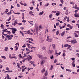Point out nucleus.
<instances>
[{
	"label": "nucleus",
	"mask_w": 79,
	"mask_h": 79,
	"mask_svg": "<svg viewBox=\"0 0 79 79\" xmlns=\"http://www.w3.org/2000/svg\"><path fill=\"white\" fill-rule=\"evenodd\" d=\"M1 58H3L4 59H6V57H5V56H1Z\"/></svg>",
	"instance_id": "nucleus-32"
},
{
	"label": "nucleus",
	"mask_w": 79,
	"mask_h": 79,
	"mask_svg": "<svg viewBox=\"0 0 79 79\" xmlns=\"http://www.w3.org/2000/svg\"><path fill=\"white\" fill-rule=\"evenodd\" d=\"M7 31V32H8V33H9V34L10 35V34H11V32H10V31Z\"/></svg>",
	"instance_id": "nucleus-48"
},
{
	"label": "nucleus",
	"mask_w": 79,
	"mask_h": 79,
	"mask_svg": "<svg viewBox=\"0 0 79 79\" xmlns=\"http://www.w3.org/2000/svg\"><path fill=\"white\" fill-rule=\"evenodd\" d=\"M27 34H29L30 35H33V34L32 33H31V31H30V30H29L26 31Z\"/></svg>",
	"instance_id": "nucleus-4"
},
{
	"label": "nucleus",
	"mask_w": 79,
	"mask_h": 79,
	"mask_svg": "<svg viewBox=\"0 0 79 79\" xmlns=\"http://www.w3.org/2000/svg\"><path fill=\"white\" fill-rule=\"evenodd\" d=\"M29 8L31 10H33V8H34V7H33V6H31V7H30Z\"/></svg>",
	"instance_id": "nucleus-39"
},
{
	"label": "nucleus",
	"mask_w": 79,
	"mask_h": 79,
	"mask_svg": "<svg viewBox=\"0 0 79 79\" xmlns=\"http://www.w3.org/2000/svg\"><path fill=\"white\" fill-rule=\"evenodd\" d=\"M56 11H54V10H53V11H52V13H56Z\"/></svg>",
	"instance_id": "nucleus-60"
},
{
	"label": "nucleus",
	"mask_w": 79,
	"mask_h": 79,
	"mask_svg": "<svg viewBox=\"0 0 79 79\" xmlns=\"http://www.w3.org/2000/svg\"><path fill=\"white\" fill-rule=\"evenodd\" d=\"M57 62L56 59H55L54 60V63H56V62Z\"/></svg>",
	"instance_id": "nucleus-63"
},
{
	"label": "nucleus",
	"mask_w": 79,
	"mask_h": 79,
	"mask_svg": "<svg viewBox=\"0 0 79 79\" xmlns=\"http://www.w3.org/2000/svg\"><path fill=\"white\" fill-rule=\"evenodd\" d=\"M70 48H71V46H70V45H69V46L67 48V50H68V49H69Z\"/></svg>",
	"instance_id": "nucleus-46"
},
{
	"label": "nucleus",
	"mask_w": 79,
	"mask_h": 79,
	"mask_svg": "<svg viewBox=\"0 0 79 79\" xmlns=\"http://www.w3.org/2000/svg\"><path fill=\"white\" fill-rule=\"evenodd\" d=\"M16 31H17V30L16 29L13 28V29L12 30V34H15L16 33Z\"/></svg>",
	"instance_id": "nucleus-1"
},
{
	"label": "nucleus",
	"mask_w": 79,
	"mask_h": 79,
	"mask_svg": "<svg viewBox=\"0 0 79 79\" xmlns=\"http://www.w3.org/2000/svg\"><path fill=\"white\" fill-rule=\"evenodd\" d=\"M54 57H53V56L52 55V56H51L50 57V58L51 59H53V58Z\"/></svg>",
	"instance_id": "nucleus-53"
},
{
	"label": "nucleus",
	"mask_w": 79,
	"mask_h": 79,
	"mask_svg": "<svg viewBox=\"0 0 79 79\" xmlns=\"http://www.w3.org/2000/svg\"><path fill=\"white\" fill-rule=\"evenodd\" d=\"M71 70L66 69V71H68L69 72H71Z\"/></svg>",
	"instance_id": "nucleus-23"
},
{
	"label": "nucleus",
	"mask_w": 79,
	"mask_h": 79,
	"mask_svg": "<svg viewBox=\"0 0 79 79\" xmlns=\"http://www.w3.org/2000/svg\"><path fill=\"white\" fill-rule=\"evenodd\" d=\"M36 10H37V11H39V7H37Z\"/></svg>",
	"instance_id": "nucleus-58"
},
{
	"label": "nucleus",
	"mask_w": 79,
	"mask_h": 79,
	"mask_svg": "<svg viewBox=\"0 0 79 79\" xmlns=\"http://www.w3.org/2000/svg\"><path fill=\"white\" fill-rule=\"evenodd\" d=\"M15 51H16L17 50H18V46L17 45H16L15 46Z\"/></svg>",
	"instance_id": "nucleus-30"
},
{
	"label": "nucleus",
	"mask_w": 79,
	"mask_h": 79,
	"mask_svg": "<svg viewBox=\"0 0 79 79\" xmlns=\"http://www.w3.org/2000/svg\"><path fill=\"white\" fill-rule=\"evenodd\" d=\"M75 32H76V33H77V34H79V31H76Z\"/></svg>",
	"instance_id": "nucleus-64"
},
{
	"label": "nucleus",
	"mask_w": 79,
	"mask_h": 79,
	"mask_svg": "<svg viewBox=\"0 0 79 79\" xmlns=\"http://www.w3.org/2000/svg\"><path fill=\"white\" fill-rule=\"evenodd\" d=\"M69 46V45L68 44H65L64 45V47H68Z\"/></svg>",
	"instance_id": "nucleus-24"
},
{
	"label": "nucleus",
	"mask_w": 79,
	"mask_h": 79,
	"mask_svg": "<svg viewBox=\"0 0 79 79\" xmlns=\"http://www.w3.org/2000/svg\"><path fill=\"white\" fill-rule=\"evenodd\" d=\"M49 52L50 53H53V51L52 50H51L49 51Z\"/></svg>",
	"instance_id": "nucleus-38"
},
{
	"label": "nucleus",
	"mask_w": 79,
	"mask_h": 79,
	"mask_svg": "<svg viewBox=\"0 0 79 79\" xmlns=\"http://www.w3.org/2000/svg\"><path fill=\"white\" fill-rule=\"evenodd\" d=\"M44 75L45 76H47V75H48V72L47 71H46L45 73H44Z\"/></svg>",
	"instance_id": "nucleus-17"
},
{
	"label": "nucleus",
	"mask_w": 79,
	"mask_h": 79,
	"mask_svg": "<svg viewBox=\"0 0 79 79\" xmlns=\"http://www.w3.org/2000/svg\"><path fill=\"white\" fill-rule=\"evenodd\" d=\"M61 53V52H60L59 53H56V55H60Z\"/></svg>",
	"instance_id": "nucleus-41"
},
{
	"label": "nucleus",
	"mask_w": 79,
	"mask_h": 79,
	"mask_svg": "<svg viewBox=\"0 0 79 79\" xmlns=\"http://www.w3.org/2000/svg\"><path fill=\"white\" fill-rule=\"evenodd\" d=\"M6 75H7V79H11L10 77H10V76L8 75V74H7Z\"/></svg>",
	"instance_id": "nucleus-22"
},
{
	"label": "nucleus",
	"mask_w": 79,
	"mask_h": 79,
	"mask_svg": "<svg viewBox=\"0 0 79 79\" xmlns=\"http://www.w3.org/2000/svg\"><path fill=\"white\" fill-rule=\"evenodd\" d=\"M17 21H18V20H16L14 21V26H16V25L17 24H18V23H17Z\"/></svg>",
	"instance_id": "nucleus-12"
},
{
	"label": "nucleus",
	"mask_w": 79,
	"mask_h": 79,
	"mask_svg": "<svg viewBox=\"0 0 79 79\" xmlns=\"http://www.w3.org/2000/svg\"><path fill=\"white\" fill-rule=\"evenodd\" d=\"M62 55L63 56H66V54L65 53H63Z\"/></svg>",
	"instance_id": "nucleus-61"
},
{
	"label": "nucleus",
	"mask_w": 79,
	"mask_h": 79,
	"mask_svg": "<svg viewBox=\"0 0 79 79\" xmlns=\"http://www.w3.org/2000/svg\"><path fill=\"white\" fill-rule=\"evenodd\" d=\"M65 14L66 15H68L69 14V11L68 10H66L65 12Z\"/></svg>",
	"instance_id": "nucleus-14"
},
{
	"label": "nucleus",
	"mask_w": 79,
	"mask_h": 79,
	"mask_svg": "<svg viewBox=\"0 0 79 79\" xmlns=\"http://www.w3.org/2000/svg\"><path fill=\"white\" fill-rule=\"evenodd\" d=\"M52 46L53 47V49L54 50H55V44H53L52 45Z\"/></svg>",
	"instance_id": "nucleus-31"
},
{
	"label": "nucleus",
	"mask_w": 79,
	"mask_h": 79,
	"mask_svg": "<svg viewBox=\"0 0 79 79\" xmlns=\"http://www.w3.org/2000/svg\"><path fill=\"white\" fill-rule=\"evenodd\" d=\"M75 62V60H73V62L72 63V64L73 65V67L74 68L75 67V64H74V63Z\"/></svg>",
	"instance_id": "nucleus-11"
},
{
	"label": "nucleus",
	"mask_w": 79,
	"mask_h": 79,
	"mask_svg": "<svg viewBox=\"0 0 79 79\" xmlns=\"http://www.w3.org/2000/svg\"><path fill=\"white\" fill-rule=\"evenodd\" d=\"M38 56L41 59V60H44V58L43 57V56L41 55H39Z\"/></svg>",
	"instance_id": "nucleus-3"
},
{
	"label": "nucleus",
	"mask_w": 79,
	"mask_h": 79,
	"mask_svg": "<svg viewBox=\"0 0 79 79\" xmlns=\"http://www.w3.org/2000/svg\"><path fill=\"white\" fill-rule=\"evenodd\" d=\"M31 50H32V49L34 50H35V47H32L31 48Z\"/></svg>",
	"instance_id": "nucleus-27"
},
{
	"label": "nucleus",
	"mask_w": 79,
	"mask_h": 79,
	"mask_svg": "<svg viewBox=\"0 0 79 79\" xmlns=\"http://www.w3.org/2000/svg\"><path fill=\"white\" fill-rule=\"evenodd\" d=\"M6 70H7V71H10V70L9 69V68H8V67H6Z\"/></svg>",
	"instance_id": "nucleus-56"
},
{
	"label": "nucleus",
	"mask_w": 79,
	"mask_h": 79,
	"mask_svg": "<svg viewBox=\"0 0 79 79\" xmlns=\"http://www.w3.org/2000/svg\"><path fill=\"white\" fill-rule=\"evenodd\" d=\"M18 25L19 26H21V25H22V23H18Z\"/></svg>",
	"instance_id": "nucleus-51"
},
{
	"label": "nucleus",
	"mask_w": 79,
	"mask_h": 79,
	"mask_svg": "<svg viewBox=\"0 0 79 79\" xmlns=\"http://www.w3.org/2000/svg\"><path fill=\"white\" fill-rule=\"evenodd\" d=\"M7 15H11V11H10V12H9L8 13H7Z\"/></svg>",
	"instance_id": "nucleus-37"
},
{
	"label": "nucleus",
	"mask_w": 79,
	"mask_h": 79,
	"mask_svg": "<svg viewBox=\"0 0 79 79\" xmlns=\"http://www.w3.org/2000/svg\"><path fill=\"white\" fill-rule=\"evenodd\" d=\"M19 32L20 33V34H22L23 37H24V33H23V32L21 31H20Z\"/></svg>",
	"instance_id": "nucleus-26"
},
{
	"label": "nucleus",
	"mask_w": 79,
	"mask_h": 79,
	"mask_svg": "<svg viewBox=\"0 0 79 79\" xmlns=\"http://www.w3.org/2000/svg\"><path fill=\"white\" fill-rule=\"evenodd\" d=\"M65 34V31H63L61 33V36H63Z\"/></svg>",
	"instance_id": "nucleus-15"
},
{
	"label": "nucleus",
	"mask_w": 79,
	"mask_h": 79,
	"mask_svg": "<svg viewBox=\"0 0 79 79\" xmlns=\"http://www.w3.org/2000/svg\"><path fill=\"white\" fill-rule=\"evenodd\" d=\"M49 37V36H48L47 39V41H48V42H52V41H53V40H52V39H49V38H48Z\"/></svg>",
	"instance_id": "nucleus-2"
},
{
	"label": "nucleus",
	"mask_w": 79,
	"mask_h": 79,
	"mask_svg": "<svg viewBox=\"0 0 79 79\" xmlns=\"http://www.w3.org/2000/svg\"><path fill=\"white\" fill-rule=\"evenodd\" d=\"M11 58L12 59L13 58H15V59H16L17 58L16 56H14V57H11Z\"/></svg>",
	"instance_id": "nucleus-43"
},
{
	"label": "nucleus",
	"mask_w": 79,
	"mask_h": 79,
	"mask_svg": "<svg viewBox=\"0 0 79 79\" xmlns=\"http://www.w3.org/2000/svg\"><path fill=\"white\" fill-rule=\"evenodd\" d=\"M8 11H9L8 9H6L5 11V13H6V14L7 13V12H8Z\"/></svg>",
	"instance_id": "nucleus-25"
},
{
	"label": "nucleus",
	"mask_w": 79,
	"mask_h": 79,
	"mask_svg": "<svg viewBox=\"0 0 79 79\" xmlns=\"http://www.w3.org/2000/svg\"><path fill=\"white\" fill-rule=\"evenodd\" d=\"M3 32H8V31H7L5 29H3L2 30Z\"/></svg>",
	"instance_id": "nucleus-45"
},
{
	"label": "nucleus",
	"mask_w": 79,
	"mask_h": 79,
	"mask_svg": "<svg viewBox=\"0 0 79 79\" xmlns=\"http://www.w3.org/2000/svg\"><path fill=\"white\" fill-rule=\"evenodd\" d=\"M56 16H59V15H60V13H56Z\"/></svg>",
	"instance_id": "nucleus-47"
},
{
	"label": "nucleus",
	"mask_w": 79,
	"mask_h": 79,
	"mask_svg": "<svg viewBox=\"0 0 79 79\" xmlns=\"http://www.w3.org/2000/svg\"><path fill=\"white\" fill-rule=\"evenodd\" d=\"M71 42H72L71 43H74V44H76L77 43V41L76 40H71Z\"/></svg>",
	"instance_id": "nucleus-5"
},
{
	"label": "nucleus",
	"mask_w": 79,
	"mask_h": 79,
	"mask_svg": "<svg viewBox=\"0 0 79 79\" xmlns=\"http://www.w3.org/2000/svg\"><path fill=\"white\" fill-rule=\"evenodd\" d=\"M35 32H36V34H38V28H36V29H35L33 33H34Z\"/></svg>",
	"instance_id": "nucleus-7"
},
{
	"label": "nucleus",
	"mask_w": 79,
	"mask_h": 79,
	"mask_svg": "<svg viewBox=\"0 0 79 79\" xmlns=\"http://www.w3.org/2000/svg\"><path fill=\"white\" fill-rule=\"evenodd\" d=\"M22 22H23V23H26V21L25 20H23L22 21Z\"/></svg>",
	"instance_id": "nucleus-59"
},
{
	"label": "nucleus",
	"mask_w": 79,
	"mask_h": 79,
	"mask_svg": "<svg viewBox=\"0 0 79 79\" xmlns=\"http://www.w3.org/2000/svg\"><path fill=\"white\" fill-rule=\"evenodd\" d=\"M5 50L6 52H7V51L8 50V47H5Z\"/></svg>",
	"instance_id": "nucleus-29"
},
{
	"label": "nucleus",
	"mask_w": 79,
	"mask_h": 79,
	"mask_svg": "<svg viewBox=\"0 0 79 79\" xmlns=\"http://www.w3.org/2000/svg\"><path fill=\"white\" fill-rule=\"evenodd\" d=\"M32 57H31V56H30L29 57H27V59L28 61H29L30 60H32Z\"/></svg>",
	"instance_id": "nucleus-13"
},
{
	"label": "nucleus",
	"mask_w": 79,
	"mask_h": 79,
	"mask_svg": "<svg viewBox=\"0 0 79 79\" xmlns=\"http://www.w3.org/2000/svg\"><path fill=\"white\" fill-rule=\"evenodd\" d=\"M27 39H28L29 40H31V41H33L34 40H33V39L32 38H27Z\"/></svg>",
	"instance_id": "nucleus-36"
},
{
	"label": "nucleus",
	"mask_w": 79,
	"mask_h": 79,
	"mask_svg": "<svg viewBox=\"0 0 79 79\" xmlns=\"http://www.w3.org/2000/svg\"><path fill=\"white\" fill-rule=\"evenodd\" d=\"M29 14L33 16H34V14H33L32 11H30Z\"/></svg>",
	"instance_id": "nucleus-9"
},
{
	"label": "nucleus",
	"mask_w": 79,
	"mask_h": 79,
	"mask_svg": "<svg viewBox=\"0 0 79 79\" xmlns=\"http://www.w3.org/2000/svg\"><path fill=\"white\" fill-rule=\"evenodd\" d=\"M8 29H10L11 30H12V29H13V28H7Z\"/></svg>",
	"instance_id": "nucleus-49"
},
{
	"label": "nucleus",
	"mask_w": 79,
	"mask_h": 79,
	"mask_svg": "<svg viewBox=\"0 0 79 79\" xmlns=\"http://www.w3.org/2000/svg\"><path fill=\"white\" fill-rule=\"evenodd\" d=\"M42 50L44 51H45V50H46V48L45 47H43L42 48Z\"/></svg>",
	"instance_id": "nucleus-19"
},
{
	"label": "nucleus",
	"mask_w": 79,
	"mask_h": 79,
	"mask_svg": "<svg viewBox=\"0 0 79 79\" xmlns=\"http://www.w3.org/2000/svg\"><path fill=\"white\" fill-rule=\"evenodd\" d=\"M15 15H20V13L17 12L16 13H15Z\"/></svg>",
	"instance_id": "nucleus-55"
},
{
	"label": "nucleus",
	"mask_w": 79,
	"mask_h": 79,
	"mask_svg": "<svg viewBox=\"0 0 79 79\" xmlns=\"http://www.w3.org/2000/svg\"><path fill=\"white\" fill-rule=\"evenodd\" d=\"M77 8V5H75V9H76Z\"/></svg>",
	"instance_id": "nucleus-62"
},
{
	"label": "nucleus",
	"mask_w": 79,
	"mask_h": 79,
	"mask_svg": "<svg viewBox=\"0 0 79 79\" xmlns=\"http://www.w3.org/2000/svg\"><path fill=\"white\" fill-rule=\"evenodd\" d=\"M60 27V29H63V28H64V27H65V26H63V27Z\"/></svg>",
	"instance_id": "nucleus-35"
},
{
	"label": "nucleus",
	"mask_w": 79,
	"mask_h": 79,
	"mask_svg": "<svg viewBox=\"0 0 79 79\" xmlns=\"http://www.w3.org/2000/svg\"><path fill=\"white\" fill-rule=\"evenodd\" d=\"M60 1L62 4H63V3H64V1H63V0H60Z\"/></svg>",
	"instance_id": "nucleus-40"
},
{
	"label": "nucleus",
	"mask_w": 79,
	"mask_h": 79,
	"mask_svg": "<svg viewBox=\"0 0 79 79\" xmlns=\"http://www.w3.org/2000/svg\"><path fill=\"white\" fill-rule=\"evenodd\" d=\"M69 18L68 17L67 18V22H69Z\"/></svg>",
	"instance_id": "nucleus-54"
},
{
	"label": "nucleus",
	"mask_w": 79,
	"mask_h": 79,
	"mask_svg": "<svg viewBox=\"0 0 79 79\" xmlns=\"http://www.w3.org/2000/svg\"><path fill=\"white\" fill-rule=\"evenodd\" d=\"M45 61L44 60H41L40 62L41 64V65L44 64L45 63Z\"/></svg>",
	"instance_id": "nucleus-8"
},
{
	"label": "nucleus",
	"mask_w": 79,
	"mask_h": 79,
	"mask_svg": "<svg viewBox=\"0 0 79 79\" xmlns=\"http://www.w3.org/2000/svg\"><path fill=\"white\" fill-rule=\"evenodd\" d=\"M13 72L12 70H11L10 71H6L4 72V73H12Z\"/></svg>",
	"instance_id": "nucleus-18"
},
{
	"label": "nucleus",
	"mask_w": 79,
	"mask_h": 79,
	"mask_svg": "<svg viewBox=\"0 0 79 79\" xmlns=\"http://www.w3.org/2000/svg\"><path fill=\"white\" fill-rule=\"evenodd\" d=\"M26 49L27 52H34V51L32 50H31V51L29 50V49L27 48H26Z\"/></svg>",
	"instance_id": "nucleus-6"
},
{
	"label": "nucleus",
	"mask_w": 79,
	"mask_h": 79,
	"mask_svg": "<svg viewBox=\"0 0 79 79\" xmlns=\"http://www.w3.org/2000/svg\"><path fill=\"white\" fill-rule=\"evenodd\" d=\"M74 15L76 18H79V14L76 13Z\"/></svg>",
	"instance_id": "nucleus-10"
},
{
	"label": "nucleus",
	"mask_w": 79,
	"mask_h": 79,
	"mask_svg": "<svg viewBox=\"0 0 79 79\" xmlns=\"http://www.w3.org/2000/svg\"><path fill=\"white\" fill-rule=\"evenodd\" d=\"M45 69H43L42 70H41V73H43L44 72H45Z\"/></svg>",
	"instance_id": "nucleus-28"
},
{
	"label": "nucleus",
	"mask_w": 79,
	"mask_h": 79,
	"mask_svg": "<svg viewBox=\"0 0 79 79\" xmlns=\"http://www.w3.org/2000/svg\"><path fill=\"white\" fill-rule=\"evenodd\" d=\"M19 57L20 58H21L22 57H23V56H21V54H19Z\"/></svg>",
	"instance_id": "nucleus-42"
},
{
	"label": "nucleus",
	"mask_w": 79,
	"mask_h": 79,
	"mask_svg": "<svg viewBox=\"0 0 79 79\" xmlns=\"http://www.w3.org/2000/svg\"><path fill=\"white\" fill-rule=\"evenodd\" d=\"M49 16L50 18H52L53 16V15H52V14H50L49 15Z\"/></svg>",
	"instance_id": "nucleus-34"
},
{
	"label": "nucleus",
	"mask_w": 79,
	"mask_h": 79,
	"mask_svg": "<svg viewBox=\"0 0 79 79\" xmlns=\"http://www.w3.org/2000/svg\"><path fill=\"white\" fill-rule=\"evenodd\" d=\"M43 13H44V11H42L41 12H40L39 13V15H43Z\"/></svg>",
	"instance_id": "nucleus-20"
},
{
	"label": "nucleus",
	"mask_w": 79,
	"mask_h": 79,
	"mask_svg": "<svg viewBox=\"0 0 79 79\" xmlns=\"http://www.w3.org/2000/svg\"><path fill=\"white\" fill-rule=\"evenodd\" d=\"M20 29H21L22 30H23L24 29V28L23 27H21L20 28Z\"/></svg>",
	"instance_id": "nucleus-52"
},
{
	"label": "nucleus",
	"mask_w": 79,
	"mask_h": 79,
	"mask_svg": "<svg viewBox=\"0 0 79 79\" xmlns=\"http://www.w3.org/2000/svg\"><path fill=\"white\" fill-rule=\"evenodd\" d=\"M25 44H24L23 45V46H22V47L23 48H25V47H26V45Z\"/></svg>",
	"instance_id": "nucleus-57"
},
{
	"label": "nucleus",
	"mask_w": 79,
	"mask_h": 79,
	"mask_svg": "<svg viewBox=\"0 0 79 79\" xmlns=\"http://www.w3.org/2000/svg\"><path fill=\"white\" fill-rule=\"evenodd\" d=\"M59 33L60 31H57L56 32V35H58V34H59Z\"/></svg>",
	"instance_id": "nucleus-33"
},
{
	"label": "nucleus",
	"mask_w": 79,
	"mask_h": 79,
	"mask_svg": "<svg viewBox=\"0 0 79 79\" xmlns=\"http://www.w3.org/2000/svg\"><path fill=\"white\" fill-rule=\"evenodd\" d=\"M67 27H71V25L69 24H68L67 25Z\"/></svg>",
	"instance_id": "nucleus-50"
},
{
	"label": "nucleus",
	"mask_w": 79,
	"mask_h": 79,
	"mask_svg": "<svg viewBox=\"0 0 79 79\" xmlns=\"http://www.w3.org/2000/svg\"><path fill=\"white\" fill-rule=\"evenodd\" d=\"M50 5V4H49V3H48L47 4H45V6H48V5Z\"/></svg>",
	"instance_id": "nucleus-44"
},
{
	"label": "nucleus",
	"mask_w": 79,
	"mask_h": 79,
	"mask_svg": "<svg viewBox=\"0 0 79 79\" xmlns=\"http://www.w3.org/2000/svg\"><path fill=\"white\" fill-rule=\"evenodd\" d=\"M53 69V65H51L50 68L49 69V70H52Z\"/></svg>",
	"instance_id": "nucleus-21"
},
{
	"label": "nucleus",
	"mask_w": 79,
	"mask_h": 79,
	"mask_svg": "<svg viewBox=\"0 0 79 79\" xmlns=\"http://www.w3.org/2000/svg\"><path fill=\"white\" fill-rule=\"evenodd\" d=\"M74 34L75 37H78V35H77V33H74Z\"/></svg>",
	"instance_id": "nucleus-16"
}]
</instances>
